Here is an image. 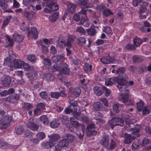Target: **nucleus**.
Returning <instances> with one entry per match:
<instances>
[{
    "mask_svg": "<svg viewBox=\"0 0 151 151\" xmlns=\"http://www.w3.org/2000/svg\"><path fill=\"white\" fill-rule=\"evenodd\" d=\"M125 93H121L119 97V100L124 103L126 106H133L134 104V101L131 99H128L129 90L127 88H125Z\"/></svg>",
    "mask_w": 151,
    "mask_h": 151,
    "instance_id": "1",
    "label": "nucleus"
},
{
    "mask_svg": "<svg viewBox=\"0 0 151 151\" xmlns=\"http://www.w3.org/2000/svg\"><path fill=\"white\" fill-rule=\"evenodd\" d=\"M124 120L122 118L114 117L108 121V124L109 126L113 129L114 127L116 126H119L122 127L124 124Z\"/></svg>",
    "mask_w": 151,
    "mask_h": 151,
    "instance_id": "2",
    "label": "nucleus"
},
{
    "mask_svg": "<svg viewBox=\"0 0 151 151\" xmlns=\"http://www.w3.org/2000/svg\"><path fill=\"white\" fill-rule=\"evenodd\" d=\"M42 5L43 6H47L50 9L51 11H55L57 10L58 9V6L56 3L51 0H43Z\"/></svg>",
    "mask_w": 151,
    "mask_h": 151,
    "instance_id": "3",
    "label": "nucleus"
},
{
    "mask_svg": "<svg viewBox=\"0 0 151 151\" xmlns=\"http://www.w3.org/2000/svg\"><path fill=\"white\" fill-rule=\"evenodd\" d=\"M54 67L60 73L58 74V77L59 79L61 81H63V77L62 74L65 75H68L69 74L70 70L67 67H65V68H62L63 67Z\"/></svg>",
    "mask_w": 151,
    "mask_h": 151,
    "instance_id": "4",
    "label": "nucleus"
},
{
    "mask_svg": "<svg viewBox=\"0 0 151 151\" xmlns=\"http://www.w3.org/2000/svg\"><path fill=\"white\" fill-rule=\"evenodd\" d=\"M19 98V95L17 94L14 95H9L4 98L5 101L8 102L13 104L18 103Z\"/></svg>",
    "mask_w": 151,
    "mask_h": 151,
    "instance_id": "5",
    "label": "nucleus"
},
{
    "mask_svg": "<svg viewBox=\"0 0 151 151\" xmlns=\"http://www.w3.org/2000/svg\"><path fill=\"white\" fill-rule=\"evenodd\" d=\"M141 146L142 147H146L145 149L147 151L151 149V141L150 139L146 137H145L142 140Z\"/></svg>",
    "mask_w": 151,
    "mask_h": 151,
    "instance_id": "6",
    "label": "nucleus"
},
{
    "mask_svg": "<svg viewBox=\"0 0 151 151\" xmlns=\"http://www.w3.org/2000/svg\"><path fill=\"white\" fill-rule=\"evenodd\" d=\"M80 16L82 17L80 22V24L83 26L88 27L90 25V23L88 20V17L87 16V14L85 13L83 14H81Z\"/></svg>",
    "mask_w": 151,
    "mask_h": 151,
    "instance_id": "7",
    "label": "nucleus"
},
{
    "mask_svg": "<svg viewBox=\"0 0 151 151\" xmlns=\"http://www.w3.org/2000/svg\"><path fill=\"white\" fill-rule=\"evenodd\" d=\"M28 35L29 36L32 37L36 39L38 35L37 29L35 27H31L30 29H29Z\"/></svg>",
    "mask_w": 151,
    "mask_h": 151,
    "instance_id": "8",
    "label": "nucleus"
},
{
    "mask_svg": "<svg viewBox=\"0 0 151 151\" xmlns=\"http://www.w3.org/2000/svg\"><path fill=\"white\" fill-rule=\"evenodd\" d=\"M100 60L102 63L106 64L113 63L114 60V58L109 55L102 57Z\"/></svg>",
    "mask_w": 151,
    "mask_h": 151,
    "instance_id": "9",
    "label": "nucleus"
},
{
    "mask_svg": "<svg viewBox=\"0 0 151 151\" xmlns=\"http://www.w3.org/2000/svg\"><path fill=\"white\" fill-rule=\"evenodd\" d=\"M87 10L91 12V10L90 9H86V10L83 9H81L78 12V14H74L73 17V20L77 22L79 21L81 19L82 17L80 16L81 14H83L84 13L87 14Z\"/></svg>",
    "mask_w": 151,
    "mask_h": 151,
    "instance_id": "10",
    "label": "nucleus"
},
{
    "mask_svg": "<svg viewBox=\"0 0 151 151\" xmlns=\"http://www.w3.org/2000/svg\"><path fill=\"white\" fill-rule=\"evenodd\" d=\"M27 127L33 131H37L39 128V126L31 121H29L27 124Z\"/></svg>",
    "mask_w": 151,
    "mask_h": 151,
    "instance_id": "11",
    "label": "nucleus"
},
{
    "mask_svg": "<svg viewBox=\"0 0 151 151\" xmlns=\"http://www.w3.org/2000/svg\"><path fill=\"white\" fill-rule=\"evenodd\" d=\"M109 139L108 135L104 136L100 140V143L105 147H107L109 145Z\"/></svg>",
    "mask_w": 151,
    "mask_h": 151,
    "instance_id": "12",
    "label": "nucleus"
},
{
    "mask_svg": "<svg viewBox=\"0 0 151 151\" xmlns=\"http://www.w3.org/2000/svg\"><path fill=\"white\" fill-rule=\"evenodd\" d=\"M12 81L11 77L8 76H5L2 79L1 83L4 86H9Z\"/></svg>",
    "mask_w": 151,
    "mask_h": 151,
    "instance_id": "13",
    "label": "nucleus"
},
{
    "mask_svg": "<svg viewBox=\"0 0 151 151\" xmlns=\"http://www.w3.org/2000/svg\"><path fill=\"white\" fill-rule=\"evenodd\" d=\"M25 69V71L28 72L27 73L29 74L30 76H31L33 78L34 77H37V73L32 69L30 70L31 69V67H23Z\"/></svg>",
    "mask_w": 151,
    "mask_h": 151,
    "instance_id": "14",
    "label": "nucleus"
},
{
    "mask_svg": "<svg viewBox=\"0 0 151 151\" xmlns=\"http://www.w3.org/2000/svg\"><path fill=\"white\" fill-rule=\"evenodd\" d=\"M14 66H30L27 63L20 59H15L13 61Z\"/></svg>",
    "mask_w": 151,
    "mask_h": 151,
    "instance_id": "15",
    "label": "nucleus"
},
{
    "mask_svg": "<svg viewBox=\"0 0 151 151\" xmlns=\"http://www.w3.org/2000/svg\"><path fill=\"white\" fill-rule=\"evenodd\" d=\"M124 138V143L127 144L131 143L133 140L135 139L132 135L127 134H125Z\"/></svg>",
    "mask_w": 151,
    "mask_h": 151,
    "instance_id": "16",
    "label": "nucleus"
},
{
    "mask_svg": "<svg viewBox=\"0 0 151 151\" xmlns=\"http://www.w3.org/2000/svg\"><path fill=\"white\" fill-rule=\"evenodd\" d=\"M41 145L43 148L49 149L53 147L54 145V144L53 142L50 141L49 142H42Z\"/></svg>",
    "mask_w": 151,
    "mask_h": 151,
    "instance_id": "17",
    "label": "nucleus"
},
{
    "mask_svg": "<svg viewBox=\"0 0 151 151\" xmlns=\"http://www.w3.org/2000/svg\"><path fill=\"white\" fill-rule=\"evenodd\" d=\"M117 77H114L112 78H110L107 80H106L105 82V85L107 86H112L113 84L116 83V80Z\"/></svg>",
    "mask_w": 151,
    "mask_h": 151,
    "instance_id": "18",
    "label": "nucleus"
},
{
    "mask_svg": "<svg viewBox=\"0 0 151 151\" xmlns=\"http://www.w3.org/2000/svg\"><path fill=\"white\" fill-rule=\"evenodd\" d=\"M3 121L6 122L9 125L12 121V116L9 114L5 115L1 119Z\"/></svg>",
    "mask_w": 151,
    "mask_h": 151,
    "instance_id": "19",
    "label": "nucleus"
},
{
    "mask_svg": "<svg viewBox=\"0 0 151 151\" xmlns=\"http://www.w3.org/2000/svg\"><path fill=\"white\" fill-rule=\"evenodd\" d=\"M140 131L139 128V127H134L131 129V131L132 132V134L134 138L139 137L140 134L139 132Z\"/></svg>",
    "mask_w": 151,
    "mask_h": 151,
    "instance_id": "20",
    "label": "nucleus"
},
{
    "mask_svg": "<svg viewBox=\"0 0 151 151\" xmlns=\"http://www.w3.org/2000/svg\"><path fill=\"white\" fill-rule=\"evenodd\" d=\"M70 91L76 97H79L81 92V89L79 87L75 88L74 89L72 90L71 91Z\"/></svg>",
    "mask_w": 151,
    "mask_h": 151,
    "instance_id": "21",
    "label": "nucleus"
},
{
    "mask_svg": "<svg viewBox=\"0 0 151 151\" xmlns=\"http://www.w3.org/2000/svg\"><path fill=\"white\" fill-rule=\"evenodd\" d=\"M132 60L134 63H139L143 60L142 57L138 55H134L132 57Z\"/></svg>",
    "mask_w": 151,
    "mask_h": 151,
    "instance_id": "22",
    "label": "nucleus"
},
{
    "mask_svg": "<svg viewBox=\"0 0 151 151\" xmlns=\"http://www.w3.org/2000/svg\"><path fill=\"white\" fill-rule=\"evenodd\" d=\"M125 71V68L124 67H122L119 68H115L113 69L111 71L113 73L115 74L123 73Z\"/></svg>",
    "mask_w": 151,
    "mask_h": 151,
    "instance_id": "23",
    "label": "nucleus"
},
{
    "mask_svg": "<svg viewBox=\"0 0 151 151\" xmlns=\"http://www.w3.org/2000/svg\"><path fill=\"white\" fill-rule=\"evenodd\" d=\"M15 132L18 135L22 134L24 131V127L21 126H17L15 127Z\"/></svg>",
    "mask_w": 151,
    "mask_h": 151,
    "instance_id": "24",
    "label": "nucleus"
},
{
    "mask_svg": "<svg viewBox=\"0 0 151 151\" xmlns=\"http://www.w3.org/2000/svg\"><path fill=\"white\" fill-rule=\"evenodd\" d=\"M141 141L140 140L138 139L135 140L132 143V149L134 150L136 149L139 147Z\"/></svg>",
    "mask_w": 151,
    "mask_h": 151,
    "instance_id": "25",
    "label": "nucleus"
},
{
    "mask_svg": "<svg viewBox=\"0 0 151 151\" xmlns=\"http://www.w3.org/2000/svg\"><path fill=\"white\" fill-rule=\"evenodd\" d=\"M35 2V0H23V2L24 4L26 6L32 7L33 9H34L35 6L31 4L32 2L34 3Z\"/></svg>",
    "mask_w": 151,
    "mask_h": 151,
    "instance_id": "26",
    "label": "nucleus"
},
{
    "mask_svg": "<svg viewBox=\"0 0 151 151\" xmlns=\"http://www.w3.org/2000/svg\"><path fill=\"white\" fill-rule=\"evenodd\" d=\"M59 13L58 12L54 13L49 16V19L51 22L55 21L58 18Z\"/></svg>",
    "mask_w": 151,
    "mask_h": 151,
    "instance_id": "27",
    "label": "nucleus"
},
{
    "mask_svg": "<svg viewBox=\"0 0 151 151\" xmlns=\"http://www.w3.org/2000/svg\"><path fill=\"white\" fill-rule=\"evenodd\" d=\"M58 145L62 148L66 147L68 145V141L67 139H63L60 141Z\"/></svg>",
    "mask_w": 151,
    "mask_h": 151,
    "instance_id": "28",
    "label": "nucleus"
},
{
    "mask_svg": "<svg viewBox=\"0 0 151 151\" xmlns=\"http://www.w3.org/2000/svg\"><path fill=\"white\" fill-rule=\"evenodd\" d=\"M40 120L41 122L44 125H47L48 124V119L46 115H43L41 116L40 117Z\"/></svg>",
    "mask_w": 151,
    "mask_h": 151,
    "instance_id": "29",
    "label": "nucleus"
},
{
    "mask_svg": "<svg viewBox=\"0 0 151 151\" xmlns=\"http://www.w3.org/2000/svg\"><path fill=\"white\" fill-rule=\"evenodd\" d=\"M76 6L74 4L69 3L68 6V11L71 14H73L75 11Z\"/></svg>",
    "mask_w": 151,
    "mask_h": 151,
    "instance_id": "30",
    "label": "nucleus"
},
{
    "mask_svg": "<svg viewBox=\"0 0 151 151\" xmlns=\"http://www.w3.org/2000/svg\"><path fill=\"white\" fill-rule=\"evenodd\" d=\"M13 37L15 41L17 42H21L23 40L22 36L17 33H15L13 35Z\"/></svg>",
    "mask_w": 151,
    "mask_h": 151,
    "instance_id": "31",
    "label": "nucleus"
},
{
    "mask_svg": "<svg viewBox=\"0 0 151 151\" xmlns=\"http://www.w3.org/2000/svg\"><path fill=\"white\" fill-rule=\"evenodd\" d=\"M94 91L95 93L98 96L101 95L104 91L102 88L98 86H95L94 87Z\"/></svg>",
    "mask_w": 151,
    "mask_h": 151,
    "instance_id": "32",
    "label": "nucleus"
},
{
    "mask_svg": "<svg viewBox=\"0 0 151 151\" xmlns=\"http://www.w3.org/2000/svg\"><path fill=\"white\" fill-rule=\"evenodd\" d=\"M68 102L70 105V107L71 108H76V107L78 105V102L77 101L73 100H70L68 101Z\"/></svg>",
    "mask_w": 151,
    "mask_h": 151,
    "instance_id": "33",
    "label": "nucleus"
},
{
    "mask_svg": "<svg viewBox=\"0 0 151 151\" xmlns=\"http://www.w3.org/2000/svg\"><path fill=\"white\" fill-rule=\"evenodd\" d=\"M12 17L11 16L7 17L4 19L3 23L1 25V28L3 29L10 22V19Z\"/></svg>",
    "mask_w": 151,
    "mask_h": 151,
    "instance_id": "34",
    "label": "nucleus"
},
{
    "mask_svg": "<svg viewBox=\"0 0 151 151\" xmlns=\"http://www.w3.org/2000/svg\"><path fill=\"white\" fill-rule=\"evenodd\" d=\"M142 2L145 6L148 5V2L146 1L143 2L141 0H133L132 1L133 5L135 7L137 6L138 4H141Z\"/></svg>",
    "mask_w": 151,
    "mask_h": 151,
    "instance_id": "35",
    "label": "nucleus"
},
{
    "mask_svg": "<svg viewBox=\"0 0 151 151\" xmlns=\"http://www.w3.org/2000/svg\"><path fill=\"white\" fill-rule=\"evenodd\" d=\"M134 45L136 47L139 46L142 43V40L138 37H135L133 40Z\"/></svg>",
    "mask_w": 151,
    "mask_h": 151,
    "instance_id": "36",
    "label": "nucleus"
},
{
    "mask_svg": "<svg viewBox=\"0 0 151 151\" xmlns=\"http://www.w3.org/2000/svg\"><path fill=\"white\" fill-rule=\"evenodd\" d=\"M117 142L116 141L113 139L111 140L109 149L110 150H113L117 146Z\"/></svg>",
    "mask_w": 151,
    "mask_h": 151,
    "instance_id": "37",
    "label": "nucleus"
},
{
    "mask_svg": "<svg viewBox=\"0 0 151 151\" xmlns=\"http://www.w3.org/2000/svg\"><path fill=\"white\" fill-rule=\"evenodd\" d=\"M86 133L88 136H90L91 135L94 136L97 133V132L94 129H87Z\"/></svg>",
    "mask_w": 151,
    "mask_h": 151,
    "instance_id": "38",
    "label": "nucleus"
},
{
    "mask_svg": "<svg viewBox=\"0 0 151 151\" xmlns=\"http://www.w3.org/2000/svg\"><path fill=\"white\" fill-rule=\"evenodd\" d=\"M59 124L60 123L58 122L57 120L54 119L50 122V126L52 128H55L58 127Z\"/></svg>",
    "mask_w": 151,
    "mask_h": 151,
    "instance_id": "39",
    "label": "nucleus"
},
{
    "mask_svg": "<svg viewBox=\"0 0 151 151\" xmlns=\"http://www.w3.org/2000/svg\"><path fill=\"white\" fill-rule=\"evenodd\" d=\"M137 107L138 110L139 111H142L144 106V103L142 100H141L139 101L137 103Z\"/></svg>",
    "mask_w": 151,
    "mask_h": 151,
    "instance_id": "40",
    "label": "nucleus"
},
{
    "mask_svg": "<svg viewBox=\"0 0 151 151\" xmlns=\"http://www.w3.org/2000/svg\"><path fill=\"white\" fill-rule=\"evenodd\" d=\"M33 108V106L32 104L30 103H25L24 104L23 108L24 110L26 111H28L32 109Z\"/></svg>",
    "mask_w": 151,
    "mask_h": 151,
    "instance_id": "41",
    "label": "nucleus"
},
{
    "mask_svg": "<svg viewBox=\"0 0 151 151\" xmlns=\"http://www.w3.org/2000/svg\"><path fill=\"white\" fill-rule=\"evenodd\" d=\"M24 16L28 19H31L33 17V14L31 12L25 11L24 14Z\"/></svg>",
    "mask_w": 151,
    "mask_h": 151,
    "instance_id": "42",
    "label": "nucleus"
},
{
    "mask_svg": "<svg viewBox=\"0 0 151 151\" xmlns=\"http://www.w3.org/2000/svg\"><path fill=\"white\" fill-rule=\"evenodd\" d=\"M12 61L10 57H7L4 59V65L8 66H12Z\"/></svg>",
    "mask_w": 151,
    "mask_h": 151,
    "instance_id": "43",
    "label": "nucleus"
},
{
    "mask_svg": "<svg viewBox=\"0 0 151 151\" xmlns=\"http://www.w3.org/2000/svg\"><path fill=\"white\" fill-rule=\"evenodd\" d=\"M77 108H73V112H72L75 118L77 120H80L79 118L80 113L77 111Z\"/></svg>",
    "mask_w": 151,
    "mask_h": 151,
    "instance_id": "44",
    "label": "nucleus"
},
{
    "mask_svg": "<svg viewBox=\"0 0 151 151\" xmlns=\"http://www.w3.org/2000/svg\"><path fill=\"white\" fill-rule=\"evenodd\" d=\"M88 35L91 36H94L96 33V30L94 28H90L86 29Z\"/></svg>",
    "mask_w": 151,
    "mask_h": 151,
    "instance_id": "45",
    "label": "nucleus"
},
{
    "mask_svg": "<svg viewBox=\"0 0 151 151\" xmlns=\"http://www.w3.org/2000/svg\"><path fill=\"white\" fill-rule=\"evenodd\" d=\"M40 45L41 46V51L42 52L45 53H47L48 51V49L47 47L43 44L42 41H40Z\"/></svg>",
    "mask_w": 151,
    "mask_h": 151,
    "instance_id": "46",
    "label": "nucleus"
},
{
    "mask_svg": "<svg viewBox=\"0 0 151 151\" xmlns=\"http://www.w3.org/2000/svg\"><path fill=\"white\" fill-rule=\"evenodd\" d=\"M78 42V44L79 45L82 46L84 45L86 43V40L83 37H81L77 40Z\"/></svg>",
    "mask_w": 151,
    "mask_h": 151,
    "instance_id": "47",
    "label": "nucleus"
},
{
    "mask_svg": "<svg viewBox=\"0 0 151 151\" xmlns=\"http://www.w3.org/2000/svg\"><path fill=\"white\" fill-rule=\"evenodd\" d=\"M116 82L117 83L118 85L123 86H126L125 85L127 84L126 80L118 78L117 77L116 80Z\"/></svg>",
    "mask_w": 151,
    "mask_h": 151,
    "instance_id": "48",
    "label": "nucleus"
},
{
    "mask_svg": "<svg viewBox=\"0 0 151 151\" xmlns=\"http://www.w3.org/2000/svg\"><path fill=\"white\" fill-rule=\"evenodd\" d=\"M70 120L71 124L73 127H77L79 126L78 122L75 121L73 117H71L70 118Z\"/></svg>",
    "mask_w": 151,
    "mask_h": 151,
    "instance_id": "49",
    "label": "nucleus"
},
{
    "mask_svg": "<svg viewBox=\"0 0 151 151\" xmlns=\"http://www.w3.org/2000/svg\"><path fill=\"white\" fill-rule=\"evenodd\" d=\"M103 32L107 35H111L112 34L111 28L109 26L104 27V28Z\"/></svg>",
    "mask_w": 151,
    "mask_h": 151,
    "instance_id": "50",
    "label": "nucleus"
},
{
    "mask_svg": "<svg viewBox=\"0 0 151 151\" xmlns=\"http://www.w3.org/2000/svg\"><path fill=\"white\" fill-rule=\"evenodd\" d=\"M81 4L83 6L82 8L85 9L90 8L92 6V4L86 0L84 1L83 3H82Z\"/></svg>",
    "mask_w": 151,
    "mask_h": 151,
    "instance_id": "51",
    "label": "nucleus"
},
{
    "mask_svg": "<svg viewBox=\"0 0 151 151\" xmlns=\"http://www.w3.org/2000/svg\"><path fill=\"white\" fill-rule=\"evenodd\" d=\"M102 106V104L100 102H97L95 103L93 105V109L95 111L99 110Z\"/></svg>",
    "mask_w": 151,
    "mask_h": 151,
    "instance_id": "52",
    "label": "nucleus"
},
{
    "mask_svg": "<svg viewBox=\"0 0 151 151\" xmlns=\"http://www.w3.org/2000/svg\"><path fill=\"white\" fill-rule=\"evenodd\" d=\"M46 79L47 81H52L54 80L55 77L53 75L50 73H47L45 75Z\"/></svg>",
    "mask_w": 151,
    "mask_h": 151,
    "instance_id": "53",
    "label": "nucleus"
},
{
    "mask_svg": "<svg viewBox=\"0 0 151 151\" xmlns=\"http://www.w3.org/2000/svg\"><path fill=\"white\" fill-rule=\"evenodd\" d=\"M50 96L52 98L56 99H59L60 97L59 93L58 92H51Z\"/></svg>",
    "mask_w": 151,
    "mask_h": 151,
    "instance_id": "54",
    "label": "nucleus"
},
{
    "mask_svg": "<svg viewBox=\"0 0 151 151\" xmlns=\"http://www.w3.org/2000/svg\"><path fill=\"white\" fill-rule=\"evenodd\" d=\"M66 138L65 139H67L68 141V143L70 142H72L73 141L74 139H75V137L74 136L71 134H68L66 135Z\"/></svg>",
    "mask_w": 151,
    "mask_h": 151,
    "instance_id": "55",
    "label": "nucleus"
},
{
    "mask_svg": "<svg viewBox=\"0 0 151 151\" xmlns=\"http://www.w3.org/2000/svg\"><path fill=\"white\" fill-rule=\"evenodd\" d=\"M120 104L119 103L114 104L113 106V112L115 114L118 113L119 112V106Z\"/></svg>",
    "mask_w": 151,
    "mask_h": 151,
    "instance_id": "56",
    "label": "nucleus"
},
{
    "mask_svg": "<svg viewBox=\"0 0 151 151\" xmlns=\"http://www.w3.org/2000/svg\"><path fill=\"white\" fill-rule=\"evenodd\" d=\"M36 136L40 140H42L46 137L45 134L43 132H38Z\"/></svg>",
    "mask_w": 151,
    "mask_h": 151,
    "instance_id": "57",
    "label": "nucleus"
},
{
    "mask_svg": "<svg viewBox=\"0 0 151 151\" xmlns=\"http://www.w3.org/2000/svg\"><path fill=\"white\" fill-rule=\"evenodd\" d=\"M59 135L57 134H52L50 139V141L52 142H54L59 139Z\"/></svg>",
    "mask_w": 151,
    "mask_h": 151,
    "instance_id": "58",
    "label": "nucleus"
},
{
    "mask_svg": "<svg viewBox=\"0 0 151 151\" xmlns=\"http://www.w3.org/2000/svg\"><path fill=\"white\" fill-rule=\"evenodd\" d=\"M8 124L1 120L0 123V128L1 129H6L9 126Z\"/></svg>",
    "mask_w": 151,
    "mask_h": 151,
    "instance_id": "59",
    "label": "nucleus"
},
{
    "mask_svg": "<svg viewBox=\"0 0 151 151\" xmlns=\"http://www.w3.org/2000/svg\"><path fill=\"white\" fill-rule=\"evenodd\" d=\"M61 59V57L59 55L54 56L52 58L53 62L57 63L60 61Z\"/></svg>",
    "mask_w": 151,
    "mask_h": 151,
    "instance_id": "60",
    "label": "nucleus"
},
{
    "mask_svg": "<svg viewBox=\"0 0 151 151\" xmlns=\"http://www.w3.org/2000/svg\"><path fill=\"white\" fill-rule=\"evenodd\" d=\"M117 78L121 79L126 80L127 79L128 77L126 74L123 73L119 74Z\"/></svg>",
    "mask_w": 151,
    "mask_h": 151,
    "instance_id": "61",
    "label": "nucleus"
},
{
    "mask_svg": "<svg viewBox=\"0 0 151 151\" xmlns=\"http://www.w3.org/2000/svg\"><path fill=\"white\" fill-rule=\"evenodd\" d=\"M73 108L70 107L69 106L66 107L64 111V112L66 114H70V113H72L73 112Z\"/></svg>",
    "mask_w": 151,
    "mask_h": 151,
    "instance_id": "62",
    "label": "nucleus"
},
{
    "mask_svg": "<svg viewBox=\"0 0 151 151\" xmlns=\"http://www.w3.org/2000/svg\"><path fill=\"white\" fill-rule=\"evenodd\" d=\"M76 32L83 34L86 33L85 30L81 26L78 27L76 29Z\"/></svg>",
    "mask_w": 151,
    "mask_h": 151,
    "instance_id": "63",
    "label": "nucleus"
},
{
    "mask_svg": "<svg viewBox=\"0 0 151 151\" xmlns=\"http://www.w3.org/2000/svg\"><path fill=\"white\" fill-rule=\"evenodd\" d=\"M43 60L44 62V63L46 65L48 66H50L52 65V63L51 60L47 58H43Z\"/></svg>",
    "mask_w": 151,
    "mask_h": 151,
    "instance_id": "64",
    "label": "nucleus"
}]
</instances>
